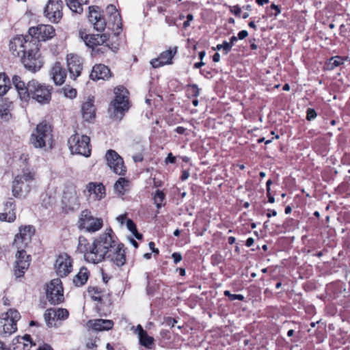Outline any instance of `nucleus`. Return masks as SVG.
Instances as JSON below:
<instances>
[{"instance_id": "a878e982", "label": "nucleus", "mask_w": 350, "mask_h": 350, "mask_svg": "<svg viewBox=\"0 0 350 350\" xmlns=\"http://www.w3.org/2000/svg\"><path fill=\"white\" fill-rule=\"evenodd\" d=\"M50 75L57 85H61L65 81L66 73L59 62H55L51 67Z\"/></svg>"}, {"instance_id": "c85d7f7f", "label": "nucleus", "mask_w": 350, "mask_h": 350, "mask_svg": "<svg viewBox=\"0 0 350 350\" xmlns=\"http://www.w3.org/2000/svg\"><path fill=\"white\" fill-rule=\"evenodd\" d=\"M135 334L138 335L139 344L147 349H151L152 345L154 344L153 337L149 336L146 330L143 329L142 325H138L135 330Z\"/></svg>"}, {"instance_id": "09e8293b", "label": "nucleus", "mask_w": 350, "mask_h": 350, "mask_svg": "<svg viewBox=\"0 0 350 350\" xmlns=\"http://www.w3.org/2000/svg\"><path fill=\"white\" fill-rule=\"evenodd\" d=\"M193 16L191 14H187V21L183 23V27L185 29L187 28L190 25V22L191 21H193Z\"/></svg>"}, {"instance_id": "7c9ffc66", "label": "nucleus", "mask_w": 350, "mask_h": 350, "mask_svg": "<svg viewBox=\"0 0 350 350\" xmlns=\"http://www.w3.org/2000/svg\"><path fill=\"white\" fill-rule=\"evenodd\" d=\"M67 6L74 13L81 14L83 12V6L87 4L89 0H65Z\"/></svg>"}, {"instance_id": "f03ea898", "label": "nucleus", "mask_w": 350, "mask_h": 350, "mask_svg": "<svg viewBox=\"0 0 350 350\" xmlns=\"http://www.w3.org/2000/svg\"><path fill=\"white\" fill-rule=\"evenodd\" d=\"M12 83L21 100L28 102L31 98L42 105L49 104L51 100L53 88L41 83L36 79L29 81L27 84L19 76L12 77Z\"/></svg>"}, {"instance_id": "473e14b6", "label": "nucleus", "mask_w": 350, "mask_h": 350, "mask_svg": "<svg viewBox=\"0 0 350 350\" xmlns=\"http://www.w3.org/2000/svg\"><path fill=\"white\" fill-rule=\"evenodd\" d=\"M89 272L85 267H81L78 273L73 278V283L76 286L84 285L88 279Z\"/></svg>"}, {"instance_id": "dca6fc26", "label": "nucleus", "mask_w": 350, "mask_h": 350, "mask_svg": "<svg viewBox=\"0 0 350 350\" xmlns=\"http://www.w3.org/2000/svg\"><path fill=\"white\" fill-rule=\"evenodd\" d=\"M34 232V228L31 226L21 227L19 232L15 235L13 245L18 250H25L30 243Z\"/></svg>"}, {"instance_id": "a19ab883", "label": "nucleus", "mask_w": 350, "mask_h": 350, "mask_svg": "<svg viewBox=\"0 0 350 350\" xmlns=\"http://www.w3.org/2000/svg\"><path fill=\"white\" fill-rule=\"evenodd\" d=\"M164 198H165L164 193L160 190H157L156 193L154 194V203L158 208L161 207L162 202H163Z\"/></svg>"}, {"instance_id": "39448f33", "label": "nucleus", "mask_w": 350, "mask_h": 350, "mask_svg": "<svg viewBox=\"0 0 350 350\" xmlns=\"http://www.w3.org/2000/svg\"><path fill=\"white\" fill-rule=\"evenodd\" d=\"M79 34L86 46L93 51L105 53L109 49L107 44L109 36L107 34H88L85 30L82 29L79 30Z\"/></svg>"}, {"instance_id": "6ab92c4d", "label": "nucleus", "mask_w": 350, "mask_h": 350, "mask_svg": "<svg viewBox=\"0 0 350 350\" xmlns=\"http://www.w3.org/2000/svg\"><path fill=\"white\" fill-rule=\"evenodd\" d=\"M16 258L14 274L17 278H20L29 267L30 256L26 254L25 250H18Z\"/></svg>"}, {"instance_id": "e2e57ef3", "label": "nucleus", "mask_w": 350, "mask_h": 350, "mask_svg": "<svg viewBox=\"0 0 350 350\" xmlns=\"http://www.w3.org/2000/svg\"><path fill=\"white\" fill-rule=\"evenodd\" d=\"M254 242V239L252 237H250L246 240L245 245L247 247H250L253 245Z\"/></svg>"}, {"instance_id": "412c9836", "label": "nucleus", "mask_w": 350, "mask_h": 350, "mask_svg": "<svg viewBox=\"0 0 350 350\" xmlns=\"http://www.w3.org/2000/svg\"><path fill=\"white\" fill-rule=\"evenodd\" d=\"M98 9V7H89L88 20L93 25L94 29L103 31L105 29L106 21Z\"/></svg>"}, {"instance_id": "37998d69", "label": "nucleus", "mask_w": 350, "mask_h": 350, "mask_svg": "<svg viewBox=\"0 0 350 350\" xmlns=\"http://www.w3.org/2000/svg\"><path fill=\"white\" fill-rule=\"evenodd\" d=\"M317 114L314 109L308 108L306 111V119L309 121L314 120L317 117Z\"/></svg>"}, {"instance_id": "5fc2aeb1", "label": "nucleus", "mask_w": 350, "mask_h": 350, "mask_svg": "<svg viewBox=\"0 0 350 350\" xmlns=\"http://www.w3.org/2000/svg\"><path fill=\"white\" fill-rule=\"evenodd\" d=\"M248 35V32L246 30H242L238 33V38L240 40H243Z\"/></svg>"}, {"instance_id": "72a5a7b5", "label": "nucleus", "mask_w": 350, "mask_h": 350, "mask_svg": "<svg viewBox=\"0 0 350 350\" xmlns=\"http://www.w3.org/2000/svg\"><path fill=\"white\" fill-rule=\"evenodd\" d=\"M12 103L5 100H0V118L5 121L8 120L10 117V110Z\"/></svg>"}, {"instance_id": "20e7f679", "label": "nucleus", "mask_w": 350, "mask_h": 350, "mask_svg": "<svg viewBox=\"0 0 350 350\" xmlns=\"http://www.w3.org/2000/svg\"><path fill=\"white\" fill-rule=\"evenodd\" d=\"M35 179V174L25 170L17 175L12 183V194L16 198L25 196L31 190V185Z\"/></svg>"}, {"instance_id": "423d86ee", "label": "nucleus", "mask_w": 350, "mask_h": 350, "mask_svg": "<svg viewBox=\"0 0 350 350\" xmlns=\"http://www.w3.org/2000/svg\"><path fill=\"white\" fill-rule=\"evenodd\" d=\"M36 44L34 40L31 38L29 34L26 36H18L14 37L10 42V51L12 55L19 57H22L31 49L35 48Z\"/></svg>"}, {"instance_id": "9d476101", "label": "nucleus", "mask_w": 350, "mask_h": 350, "mask_svg": "<svg viewBox=\"0 0 350 350\" xmlns=\"http://www.w3.org/2000/svg\"><path fill=\"white\" fill-rule=\"evenodd\" d=\"M79 225L81 229L95 232L103 227V221L101 218L94 217L89 210L85 209L80 214Z\"/></svg>"}, {"instance_id": "f8f14e48", "label": "nucleus", "mask_w": 350, "mask_h": 350, "mask_svg": "<svg viewBox=\"0 0 350 350\" xmlns=\"http://www.w3.org/2000/svg\"><path fill=\"white\" fill-rule=\"evenodd\" d=\"M46 294L51 304L56 305L64 301L63 287L59 278L53 279L47 284Z\"/></svg>"}, {"instance_id": "69168bd1", "label": "nucleus", "mask_w": 350, "mask_h": 350, "mask_svg": "<svg viewBox=\"0 0 350 350\" xmlns=\"http://www.w3.org/2000/svg\"><path fill=\"white\" fill-rule=\"evenodd\" d=\"M220 60V55L218 53H215L213 56V61L214 62H218Z\"/></svg>"}, {"instance_id": "052dcab7", "label": "nucleus", "mask_w": 350, "mask_h": 350, "mask_svg": "<svg viewBox=\"0 0 350 350\" xmlns=\"http://www.w3.org/2000/svg\"><path fill=\"white\" fill-rule=\"evenodd\" d=\"M176 132L179 134H184L186 131V129L183 126H178L176 129Z\"/></svg>"}, {"instance_id": "13d9d810", "label": "nucleus", "mask_w": 350, "mask_h": 350, "mask_svg": "<svg viewBox=\"0 0 350 350\" xmlns=\"http://www.w3.org/2000/svg\"><path fill=\"white\" fill-rule=\"evenodd\" d=\"M175 157L172 155V153H169L167 158H166V161L167 162H170L171 163H174L175 162Z\"/></svg>"}, {"instance_id": "bf43d9fd", "label": "nucleus", "mask_w": 350, "mask_h": 350, "mask_svg": "<svg viewBox=\"0 0 350 350\" xmlns=\"http://www.w3.org/2000/svg\"><path fill=\"white\" fill-rule=\"evenodd\" d=\"M189 172L188 171L185 170L183 172V174L181 176V180H185L189 178Z\"/></svg>"}, {"instance_id": "338daca9", "label": "nucleus", "mask_w": 350, "mask_h": 350, "mask_svg": "<svg viewBox=\"0 0 350 350\" xmlns=\"http://www.w3.org/2000/svg\"><path fill=\"white\" fill-rule=\"evenodd\" d=\"M237 39H238V38H237V37H236V36H232V37L230 38V42H228L230 44V45H231L232 46H233V45H234V42H236V41L237 40Z\"/></svg>"}, {"instance_id": "ddd939ff", "label": "nucleus", "mask_w": 350, "mask_h": 350, "mask_svg": "<svg viewBox=\"0 0 350 350\" xmlns=\"http://www.w3.org/2000/svg\"><path fill=\"white\" fill-rule=\"evenodd\" d=\"M62 9V0H48L44 10V15L50 22L57 23L63 16Z\"/></svg>"}, {"instance_id": "c756f323", "label": "nucleus", "mask_w": 350, "mask_h": 350, "mask_svg": "<svg viewBox=\"0 0 350 350\" xmlns=\"http://www.w3.org/2000/svg\"><path fill=\"white\" fill-rule=\"evenodd\" d=\"M88 325L96 331L100 332L112 329L113 322L111 320L98 319L90 320L88 322Z\"/></svg>"}, {"instance_id": "6e6552de", "label": "nucleus", "mask_w": 350, "mask_h": 350, "mask_svg": "<svg viewBox=\"0 0 350 350\" xmlns=\"http://www.w3.org/2000/svg\"><path fill=\"white\" fill-rule=\"evenodd\" d=\"M20 319L19 312L14 309H10L8 312L3 313L1 317L0 335L7 337L14 333L17 330L16 323Z\"/></svg>"}, {"instance_id": "4be33fe9", "label": "nucleus", "mask_w": 350, "mask_h": 350, "mask_svg": "<svg viewBox=\"0 0 350 350\" xmlns=\"http://www.w3.org/2000/svg\"><path fill=\"white\" fill-rule=\"evenodd\" d=\"M177 52V47L175 46L173 49H168L162 52L160 55L155 59L150 61V64L154 68H157L165 65L172 64V58Z\"/></svg>"}, {"instance_id": "1a4fd4ad", "label": "nucleus", "mask_w": 350, "mask_h": 350, "mask_svg": "<svg viewBox=\"0 0 350 350\" xmlns=\"http://www.w3.org/2000/svg\"><path fill=\"white\" fill-rule=\"evenodd\" d=\"M116 97L111 103L113 110V116L116 118H122L123 113L129 109V102L126 97L127 91L123 87L115 88Z\"/></svg>"}, {"instance_id": "0eeeda50", "label": "nucleus", "mask_w": 350, "mask_h": 350, "mask_svg": "<svg viewBox=\"0 0 350 350\" xmlns=\"http://www.w3.org/2000/svg\"><path fill=\"white\" fill-rule=\"evenodd\" d=\"M90 139L87 135L75 133L70 137L68 145L72 154H77L88 157L91 154Z\"/></svg>"}, {"instance_id": "bb28decb", "label": "nucleus", "mask_w": 350, "mask_h": 350, "mask_svg": "<svg viewBox=\"0 0 350 350\" xmlns=\"http://www.w3.org/2000/svg\"><path fill=\"white\" fill-rule=\"evenodd\" d=\"M62 201L66 206L72 210L77 209L79 206V197L74 187L64 191Z\"/></svg>"}, {"instance_id": "3c124183", "label": "nucleus", "mask_w": 350, "mask_h": 350, "mask_svg": "<svg viewBox=\"0 0 350 350\" xmlns=\"http://www.w3.org/2000/svg\"><path fill=\"white\" fill-rule=\"evenodd\" d=\"M117 221L122 225L126 219V214L120 215L116 217Z\"/></svg>"}, {"instance_id": "c9c22d12", "label": "nucleus", "mask_w": 350, "mask_h": 350, "mask_svg": "<svg viewBox=\"0 0 350 350\" xmlns=\"http://www.w3.org/2000/svg\"><path fill=\"white\" fill-rule=\"evenodd\" d=\"M129 187V181L124 178H120L114 184V189L120 195H124Z\"/></svg>"}, {"instance_id": "79ce46f5", "label": "nucleus", "mask_w": 350, "mask_h": 350, "mask_svg": "<svg viewBox=\"0 0 350 350\" xmlns=\"http://www.w3.org/2000/svg\"><path fill=\"white\" fill-rule=\"evenodd\" d=\"M224 294L225 296L228 297L230 301H234L236 299L243 301L244 299V296L243 295L232 294L229 291H225Z\"/></svg>"}, {"instance_id": "f257e3e1", "label": "nucleus", "mask_w": 350, "mask_h": 350, "mask_svg": "<svg viewBox=\"0 0 350 350\" xmlns=\"http://www.w3.org/2000/svg\"><path fill=\"white\" fill-rule=\"evenodd\" d=\"M111 232L109 229L108 232L95 239L92 243H89L84 237L79 238L77 249L83 254L87 262L97 264L108 258L118 267H122L125 264L124 245L116 241Z\"/></svg>"}, {"instance_id": "c03bdc74", "label": "nucleus", "mask_w": 350, "mask_h": 350, "mask_svg": "<svg viewBox=\"0 0 350 350\" xmlns=\"http://www.w3.org/2000/svg\"><path fill=\"white\" fill-rule=\"evenodd\" d=\"M222 45V49H223V53L226 55L228 54L231 49H232V46L230 45V44L227 42V41H224L223 43L221 44Z\"/></svg>"}, {"instance_id": "8fccbe9b", "label": "nucleus", "mask_w": 350, "mask_h": 350, "mask_svg": "<svg viewBox=\"0 0 350 350\" xmlns=\"http://www.w3.org/2000/svg\"><path fill=\"white\" fill-rule=\"evenodd\" d=\"M176 320H175L173 318H167L166 320H165V323L168 326H170V327H174L175 325V324L176 323Z\"/></svg>"}, {"instance_id": "4468645a", "label": "nucleus", "mask_w": 350, "mask_h": 350, "mask_svg": "<svg viewBox=\"0 0 350 350\" xmlns=\"http://www.w3.org/2000/svg\"><path fill=\"white\" fill-rule=\"evenodd\" d=\"M28 33L35 40L36 43L40 41H46L52 38L55 34V29L50 25H40L29 29Z\"/></svg>"}, {"instance_id": "4c0bfd02", "label": "nucleus", "mask_w": 350, "mask_h": 350, "mask_svg": "<svg viewBox=\"0 0 350 350\" xmlns=\"http://www.w3.org/2000/svg\"><path fill=\"white\" fill-rule=\"evenodd\" d=\"M343 64V59L339 56L331 57L327 62V67L328 69H334V68Z\"/></svg>"}, {"instance_id": "4d7b16f0", "label": "nucleus", "mask_w": 350, "mask_h": 350, "mask_svg": "<svg viewBox=\"0 0 350 350\" xmlns=\"http://www.w3.org/2000/svg\"><path fill=\"white\" fill-rule=\"evenodd\" d=\"M233 12L236 16H239L241 12V8L239 5L233 7Z\"/></svg>"}, {"instance_id": "ea45409f", "label": "nucleus", "mask_w": 350, "mask_h": 350, "mask_svg": "<svg viewBox=\"0 0 350 350\" xmlns=\"http://www.w3.org/2000/svg\"><path fill=\"white\" fill-rule=\"evenodd\" d=\"M126 227L130 230L135 237L139 240L142 239V234L137 232L135 223L131 219L126 220Z\"/></svg>"}, {"instance_id": "e433bc0d", "label": "nucleus", "mask_w": 350, "mask_h": 350, "mask_svg": "<svg viewBox=\"0 0 350 350\" xmlns=\"http://www.w3.org/2000/svg\"><path fill=\"white\" fill-rule=\"evenodd\" d=\"M10 89V79L4 72H0V96L5 95Z\"/></svg>"}, {"instance_id": "0e129e2a", "label": "nucleus", "mask_w": 350, "mask_h": 350, "mask_svg": "<svg viewBox=\"0 0 350 350\" xmlns=\"http://www.w3.org/2000/svg\"><path fill=\"white\" fill-rule=\"evenodd\" d=\"M37 350H53V349L49 345H44L40 347Z\"/></svg>"}, {"instance_id": "774afa93", "label": "nucleus", "mask_w": 350, "mask_h": 350, "mask_svg": "<svg viewBox=\"0 0 350 350\" xmlns=\"http://www.w3.org/2000/svg\"><path fill=\"white\" fill-rule=\"evenodd\" d=\"M277 215V212L275 210H271L267 214V216L268 217H271V216H275Z\"/></svg>"}, {"instance_id": "6e6d98bb", "label": "nucleus", "mask_w": 350, "mask_h": 350, "mask_svg": "<svg viewBox=\"0 0 350 350\" xmlns=\"http://www.w3.org/2000/svg\"><path fill=\"white\" fill-rule=\"evenodd\" d=\"M165 22L169 26H173L176 25L175 21L171 17H165Z\"/></svg>"}, {"instance_id": "2eb2a0df", "label": "nucleus", "mask_w": 350, "mask_h": 350, "mask_svg": "<svg viewBox=\"0 0 350 350\" xmlns=\"http://www.w3.org/2000/svg\"><path fill=\"white\" fill-rule=\"evenodd\" d=\"M68 317L69 312L68 310L62 308H49L44 314L45 322L49 327L57 326V321H64Z\"/></svg>"}, {"instance_id": "864d4df0", "label": "nucleus", "mask_w": 350, "mask_h": 350, "mask_svg": "<svg viewBox=\"0 0 350 350\" xmlns=\"http://www.w3.org/2000/svg\"><path fill=\"white\" fill-rule=\"evenodd\" d=\"M66 96L70 98H74L77 95V91L75 89H70L68 92H66Z\"/></svg>"}, {"instance_id": "a18cd8bd", "label": "nucleus", "mask_w": 350, "mask_h": 350, "mask_svg": "<svg viewBox=\"0 0 350 350\" xmlns=\"http://www.w3.org/2000/svg\"><path fill=\"white\" fill-rule=\"evenodd\" d=\"M271 10H274L275 13H270V15L277 16L280 13V10L279 7L275 4H271L268 11L269 12Z\"/></svg>"}, {"instance_id": "393cba45", "label": "nucleus", "mask_w": 350, "mask_h": 350, "mask_svg": "<svg viewBox=\"0 0 350 350\" xmlns=\"http://www.w3.org/2000/svg\"><path fill=\"white\" fill-rule=\"evenodd\" d=\"M3 212L0 214L2 221L13 222L16 219L15 204L13 199H8L4 204Z\"/></svg>"}, {"instance_id": "49530a36", "label": "nucleus", "mask_w": 350, "mask_h": 350, "mask_svg": "<svg viewBox=\"0 0 350 350\" xmlns=\"http://www.w3.org/2000/svg\"><path fill=\"white\" fill-rule=\"evenodd\" d=\"M174 262L177 264L182 260V256L180 253L174 252L172 254Z\"/></svg>"}, {"instance_id": "de8ad7c7", "label": "nucleus", "mask_w": 350, "mask_h": 350, "mask_svg": "<svg viewBox=\"0 0 350 350\" xmlns=\"http://www.w3.org/2000/svg\"><path fill=\"white\" fill-rule=\"evenodd\" d=\"M190 88L192 90L193 96L195 97H197L200 94V89L198 88V85L196 84L190 85Z\"/></svg>"}, {"instance_id": "a211bd4d", "label": "nucleus", "mask_w": 350, "mask_h": 350, "mask_svg": "<svg viewBox=\"0 0 350 350\" xmlns=\"http://www.w3.org/2000/svg\"><path fill=\"white\" fill-rule=\"evenodd\" d=\"M54 266L59 277H66L72 270V260L67 254H62L57 256Z\"/></svg>"}, {"instance_id": "7ed1b4c3", "label": "nucleus", "mask_w": 350, "mask_h": 350, "mask_svg": "<svg viewBox=\"0 0 350 350\" xmlns=\"http://www.w3.org/2000/svg\"><path fill=\"white\" fill-rule=\"evenodd\" d=\"M53 142L51 127L46 122L38 124L35 131L31 135L30 142L36 148L46 147L51 148Z\"/></svg>"}, {"instance_id": "b1692460", "label": "nucleus", "mask_w": 350, "mask_h": 350, "mask_svg": "<svg viewBox=\"0 0 350 350\" xmlns=\"http://www.w3.org/2000/svg\"><path fill=\"white\" fill-rule=\"evenodd\" d=\"M88 195L95 200H100L105 196V188L100 183L91 182L86 186Z\"/></svg>"}, {"instance_id": "cd10ccee", "label": "nucleus", "mask_w": 350, "mask_h": 350, "mask_svg": "<svg viewBox=\"0 0 350 350\" xmlns=\"http://www.w3.org/2000/svg\"><path fill=\"white\" fill-rule=\"evenodd\" d=\"M96 109L92 98H88L82 104L81 113L84 120L91 122L95 118Z\"/></svg>"}, {"instance_id": "58836bf2", "label": "nucleus", "mask_w": 350, "mask_h": 350, "mask_svg": "<svg viewBox=\"0 0 350 350\" xmlns=\"http://www.w3.org/2000/svg\"><path fill=\"white\" fill-rule=\"evenodd\" d=\"M88 293L94 300L98 301L102 300V292L98 287H89Z\"/></svg>"}, {"instance_id": "680f3d73", "label": "nucleus", "mask_w": 350, "mask_h": 350, "mask_svg": "<svg viewBox=\"0 0 350 350\" xmlns=\"http://www.w3.org/2000/svg\"><path fill=\"white\" fill-rule=\"evenodd\" d=\"M148 245L152 252L159 254V250L154 247V243L153 242H150Z\"/></svg>"}, {"instance_id": "9b49d317", "label": "nucleus", "mask_w": 350, "mask_h": 350, "mask_svg": "<svg viewBox=\"0 0 350 350\" xmlns=\"http://www.w3.org/2000/svg\"><path fill=\"white\" fill-rule=\"evenodd\" d=\"M21 59L25 68L32 72L38 71L44 63L39 53L38 44L35 45V48L31 49V51H29Z\"/></svg>"}, {"instance_id": "f704fd0d", "label": "nucleus", "mask_w": 350, "mask_h": 350, "mask_svg": "<svg viewBox=\"0 0 350 350\" xmlns=\"http://www.w3.org/2000/svg\"><path fill=\"white\" fill-rule=\"evenodd\" d=\"M18 344L17 348L19 350H29L31 347V340L29 335H25L23 337H16L15 338Z\"/></svg>"}, {"instance_id": "2f4dec72", "label": "nucleus", "mask_w": 350, "mask_h": 350, "mask_svg": "<svg viewBox=\"0 0 350 350\" xmlns=\"http://www.w3.org/2000/svg\"><path fill=\"white\" fill-rule=\"evenodd\" d=\"M106 12L109 15L110 20L112 21L113 25H116L118 28H120L121 18L116 8L113 5H109L106 8Z\"/></svg>"}, {"instance_id": "aec40b11", "label": "nucleus", "mask_w": 350, "mask_h": 350, "mask_svg": "<svg viewBox=\"0 0 350 350\" xmlns=\"http://www.w3.org/2000/svg\"><path fill=\"white\" fill-rule=\"evenodd\" d=\"M66 59L70 77L75 79L81 74L82 70V59L79 55L72 53L68 54Z\"/></svg>"}, {"instance_id": "5701e85b", "label": "nucleus", "mask_w": 350, "mask_h": 350, "mask_svg": "<svg viewBox=\"0 0 350 350\" xmlns=\"http://www.w3.org/2000/svg\"><path fill=\"white\" fill-rule=\"evenodd\" d=\"M111 76V72L109 68L102 64H96L90 73V78L92 80L98 81V80H107Z\"/></svg>"}, {"instance_id": "603ef678", "label": "nucleus", "mask_w": 350, "mask_h": 350, "mask_svg": "<svg viewBox=\"0 0 350 350\" xmlns=\"http://www.w3.org/2000/svg\"><path fill=\"white\" fill-rule=\"evenodd\" d=\"M133 159L135 162H141L143 161L144 157L142 154L138 153L133 156Z\"/></svg>"}, {"instance_id": "f3484780", "label": "nucleus", "mask_w": 350, "mask_h": 350, "mask_svg": "<svg viewBox=\"0 0 350 350\" xmlns=\"http://www.w3.org/2000/svg\"><path fill=\"white\" fill-rule=\"evenodd\" d=\"M105 157L108 166L114 173L120 176L125 174L126 167L123 159L116 151L113 150H108Z\"/></svg>"}]
</instances>
